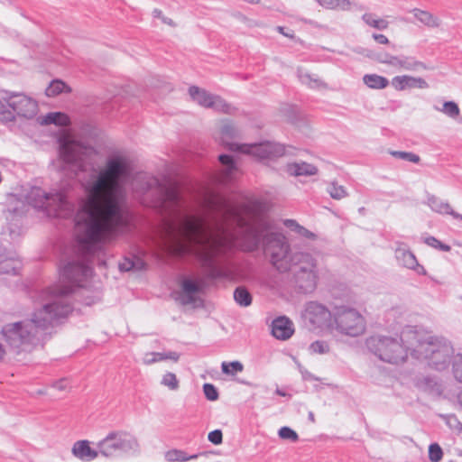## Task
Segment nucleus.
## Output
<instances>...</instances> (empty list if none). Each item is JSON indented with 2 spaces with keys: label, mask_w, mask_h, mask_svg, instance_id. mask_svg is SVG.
I'll return each instance as SVG.
<instances>
[{
  "label": "nucleus",
  "mask_w": 462,
  "mask_h": 462,
  "mask_svg": "<svg viewBox=\"0 0 462 462\" xmlns=\"http://www.w3.org/2000/svg\"><path fill=\"white\" fill-rule=\"evenodd\" d=\"M200 206L222 217L223 226L216 230L207 228L201 217L188 215L177 224H167L162 236L163 245L172 254H194L204 262L225 254L234 245L236 236L229 226L247 225L254 215L247 208L238 211L222 196L205 189L199 198Z\"/></svg>",
  "instance_id": "1"
},
{
  "label": "nucleus",
  "mask_w": 462,
  "mask_h": 462,
  "mask_svg": "<svg viewBox=\"0 0 462 462\" xmlns=\"http://www.w3.org/2000/svg\"><path fill=\"white\" fill-rule=\"evenodd\" d=\"M125 171L124 162L111 161L89 188L83 210L85 217L75 227L82 251L91 252L126 224L119 191V180Z\"/></svg>",
  "instance_id": "2"
},
{
  "label": "nucleus",
  "mask_w": 462,
  "mask_h": 462,
  "mask_svg": "<svg viewBox=\"0 0 462 462\" xmlns=\"http://www.w3.org/2000/svg\"><path fill=\"white\" fill-rule=\"evenodd\" d=\"M92 270L82 263H68L61 270L60 283L42 291L35 300V310L30 320L14 322L2 328V335L10 345V351L21 354L31 349L32 339L38 329L45 328L54 320L67 317L71 307L64 302V297L72 291L71 282L83 286V282L91 275Z\"/></svg>",
  "instance_id": "3"
},
{
  "label": "nucleus",
  "mask_w": 462,
  "mask_h": 462,
  "mask_svg": "<svg viewBox=\"0 0 462 462\" xmlns=\"http://www.w3.org/2000/svg\"><path fill=\"white\" fill-rule=\"evenodd\" d=\"M266 251L270 254L273 264L281 272L291 269V262L298 268L302 275H307L313 282L317 280L316 263L308 254H296L292 257L289 254V245L284 236L281 234L273 235L268 239Z\"/></svg>",
  "instance_id": "4"
},
{
  "label": "nucleus",
  "mask_w": 462,
  "mask_h": 462,
  "mask_svg": "<svg viewBox=\"0 0 462 462\" xmlns=\"http://www.w3.org/2000/svg\"><path fill=\"white\" fill-rule=\"evenodd\" d=\"M232 126L229 123H225L220 129V138L229 149L240 151L245 153L252 154L259 159H275L282 156L285 149L279 143L270 142L262 143L258 144H242L239 145L235 143H227L226 139L230 136Z\"/></svg>",
  "instance_id": "5"
},
{
  "label": "nucleus",
  "mask_w": 462,
  "mask_h": 462,
  "mask_svg": "<svg viewBox=\"0 0 462 462\" xmlns=\"http://www.w3.org/2000/svg\"><path fill=\"white\" fill-rule=\"evenodd\" d=\"M367 344L369 348L385 362L400 364L407 358V348L393 337H372Z\"/></svg>",
  "instance_id": "6"
},
{
  "label": "nucleus",
  "mask_w": 462,
  "mask_h": 462,
  "mask_svg": "<svg viewBox=\"0 0 462 462\" xmlns=\"http://www.w3.org/2000/svg\"><path fill=\"white\" fill-rule=\"evenodd\" d=\"M99 452L105 457H113L117 453L135 452L139 449L137 439L126 431L110 432L97 444Z\"/></svg>",
  "instance_id": "7"
},
{
  "label": "nucleus",
  "mask_w": 462,
  "mask_h": 462,
  "mask_svg": "<svg viewBox=\"0 0 462 462\" xmlns=\"http://www.w3.org/2000/svg\"><path fill=\"white\" fill-rule=\"evenodd\" d=\"M337 328L345 334L356 337L365 330L364 317L355 310H345L336 317Z\"/></svg>",
  "instance_id": "8"
},
{
  "label": "nucleus",
  "mask_w": 462,
  "mask_h": 462,
  "mask_svg": "<svg viewBox=\"0 0 462 462\" xmlns=\"http://www.w3.org/2000/svg\"><path fill=\"white\" fill-rule=\"evenodd\" d=\"M205 286V280L201 277H186L182 279L177 300L181 305L195 304L199 300Z\"/></svg>",
  "instance_id": "9"
},
{
  "label": "nucleus",
  "mask_w": 462,
  "mask_h": 462,
  "mask_svg": "<svg viewBox=\"0 0 462 462\" xmlns=\"http://www.w3.org/2000/svg\"><path fill=\"white\" fill-rule=\"evenodd\" d=\"M4 100H6L8 107L12 109V120L14 119L15 114L23 117H32L37 113V103L23 94L8 92Z\"/></svg>",
  "instance_id": "10"
},
{
  "label": "nucleus",
  "mask_w": 462,
  "mask_h": 462,
  "mask_svg": "<svg viewBox=\"0 0 462 462\" xmlns=\"http://www.w3.org/2000/svg\"><path fill=\"white\" fill-rule=\"evenodd\" d=\"M191 98L205 107H212L217 111L229 113L231 106L223 98L218 96H213L204 89H200L196 86L189 88Z\"/></svg>",
  "instance_id": "11"
},
{
  "label": "nucleus",
  "mask_w": 462,
  "mask_h": 462,
  "mask_svg": "<svg viewBox=\"0 0 462 462\" xmlns=\"http://www.w3.org/2000/svg\"><path fill=\"white\" fill-rule=\"evenodd\" d=\"M59 143L60 154L63 161L72 162L80 158L84 147L74 139L70 133H62L59 139Z\"/></svg>",
  "instance_id": "12"
},
{
  "label": "nucleus",
  "mask_w": 462,
  "mask_h": 462,
  "mask_svg": "<svg viewBox=\"0 0 462 462\" xmlns=\"http://www.w3.org/2000/svg\"><path fill=\"white\" fill-rule=\"evenodd\" d=\"M303 317L310 324L322 327L330 319V312L323 306L310 302L307 305Z\"/></svg>",
  "instance_id": "13"
},
{
  "label": "nucleus",
  "mask_w": 462,
  "mask_h": 462,
  "mask_svg": "<svg viewBox=\"0 0 462 462\" xmlns=\"http://www.w3.org/2000/svg\"><path fill=\"white\" fill-rule=\"evenodd\" d=\"M392 87L396 91H403L409 88H425L427 82L421 78H416L410 75L395 76L391 80Z\"/></svg>",
  "instance_id": "14"
},
{
  "label": "nucleus",
  "mask_w": 462,
  "mask_h": 462,
  "mask_svg": "<svg viewBox=\"0 0 462 462\" xmlns=\"http://www.w3.org/2000/svg\"><path fill=\"white\" fill-rule=\"evenodd\" d=\"M71 453L82 461H91L98 457V451L91 448L90 441L87 439L76 441L72 446Z\"/></svg>",
  "instance_id": "15"
},
{
  "label": "nucleus",
  "mask_w": 462,
  "mask_h": 462,
  "mask_svg": "<svg viewBox=\"0 0 462 462\" xmlns=\"http://www.w3.org/2000/svg\"><path fill=\"white\" fill-rule=\"evenodd\" d=\"M293 333L294 327L289 319L281 317L273 321L272 334L277 339L286 340L290 338Z\"/></svg>",
  "instance_id": "16"
},
{
  "label": "nucleus",
  "mask_w": 462,
  "mask_h": 462,
  "mask_svg": "<svg viewBox=\"0 0 462 462\" xmlns=\"http://www.w3.org/2000/svg\"><path fill=\"white\" fill-rule=\"evenodd\" d=\"M32 194L35 196H42L46 200L51 199L53 202L59 201V209L55 213V216L57 217H65L71 211V206L61 194H58L51 199H49L40 189H33Z\"/></svg>",
  "instance_id": "17"
},
{
  "label": "nucleus",
  "mask_w": 462,
  "mask_h": 462,
  "mask_svg": "<svg viewBox=\"0 0 462 462\" xmlns=\"http://www.w3.org/2000/svg\"><path fill=\"white\" fill-rule=\"evenodd\" d=\"M411 13L418 21L428 27L437 28L440 25V20L426 10L414 8Z\"/></svg>",
  "instance_id": "18"
},
{
  "label": "nucleus",
  "mask_w": 462,
  "mask_h": 462,
  "mask_svg": "<svg viewBox=\"0 0 462 462\" xmlns=\"http://www.w3.org/2000/svg\"><path fill=\"white\" fill-rule=\"evenodd\" d=\"M163 457L166 462H188L196 459L198 455H189L182 449L171 448L164 453Z\"/></svg>",
  "instance_id": "19"
},
{
  "label": "nucleus",
  "mask_w": 462,
  "mask_h": 462,
  "mask_svg": "<svg viewBox=\"0 0 462 462\" xmlns=\"http://www.w3.org/2000/svg\"><path fill=\"white\" fill-rule=\"evenodd\" d=\"M287 172L291 176L314 175L317 168L305 162L292 163L287 166Z\"/></svg>",
  "instance_id": "20"
},
{
  "label": "nucleus",
  "mask_w": 462,
  "mask_h": 462,
  "mask_svg": "<svg viewBox=\"0 0 462 462\" xmlns=\"http://www.w3.org/2000/svg\"><path fill=\"white\" fill-rule=\"evenodd\" d=\"M364 83L373 89H383L389 85V80L377 74H365L363 77Z\"/></svg>",
  "instance_id": "21"
},
{
  "label": "nucleus",
  "mask_w": 462,
  "mask_h": 462,
  "mask_svg": "<svg viewBox=\"0 0 462 462\" xmlns=\"http://www.w3.org/2000/svg\"><path fill=\"white\" fill-rule=\"evenodd\" d=\"M386 63L398 68L399 69L405 70H414L420 68H424V65L420 61H409L406 60H402L396 56H393Z\"/></svg>",
  "instance_id": "22"
},
{
  "label": "nucleus",
  "mask_w": 462,
  "mask_h": 462,
  "mask_svg": "<svg viewBox=\"0 0 462 462\" xmlns=\"http://www.w3.org/2000/svg\"><path fill=\"white\" fill-rule=\"evenodd\" d=\"M363 21L370 27L377 30H386L389 27V22L383 18L376 16L374 14L366 13L363 15Z\"/></svg>",
  "instance_id": "23"
},
{
  "label": "nucleus",
  "mask_w": 462,
  "mask_h": 462,
  "mask_svg": "<svg viewBox=\"0 0 462 462\" xmlns=\"http://www.w3.org/2000/svg\"><path fill=\"white\" fill-rule=\"evenodd\" d=\"M71 89L65 82L56 79L50 83L45 90L47 97H56L61 93H69Z\"/></svg>",
  "instance_id": "24"
},
{
  "label": "nucleus",
  "mask_w": 462,
  "mask_h": 462,
  "mask_svg": "<svg viewBox=\"0 0 462 462\" xmlns=\"http://www.w3.org/2000/svg\"><path fill=\"white\" fill-rule=\"evenodd\" d=\"M45 124H54L60 126H67L70 124L68 115L61 112L49 113L44 117Z\"/></svg>",
  "instance_id": "25"
},
{
  "label": "nucleus",
  "mask_w": 462,
  "mask_h": 462,
  "mask_svg": "<svg viewBox=\"0 0 462 462\" xmlns=\"http://www.w3.org/2000/svg\"><path fill=\"white\" fill-rule=\"evenodd\" d=\"M235 300L241 306H249L252 302V297L245 288H237L234 292Z\"/></svg>",
  "instance_id": "26"
},
{
  "label": "nucleus",
  "mask_w": 462,
  "mask_h": 462,
  "mask_svg": "<svg viewBox=\"0 0 462 462\" xmlns=\"http://www.w3.org/2000/svg\"><path fill=\"white\" fill-rule=\"evenodd\" d=\"M222 372L226 374L235 375L244 370V365L239 361H233L230 363L223 362L221 364Z\"/></svg>",
  "instance_id": "27"
},
{
  "label": "nucleus",
  "mask_w": 462,
  "mask_h": 462,
  "mask_svg": "<svg viewBox=\"0 0 462 462\" xmlns=\"http://www.w3.org/2000/svg\"><path fill=\"white\" fill-rule=\"evenodd\" d=\"M8 92L5 91L0 96V121H12V109L4 98Z\"/></svg>",
  "instance_id": "28"
},
{
  "label": "nucleus",
  "mask_w": 462,
  "mask_h": 462,
  "mask_svg": "<svg viewBox=\"0 0 462 462\" xmlns=\"http://www.w3.org/2000/svg\"><path fill=\"white\" fill-rule=\"evenodd\" d=\"M319 3L328 9H347L350 6L348 0H319Z\"/></svg>",
  "instance_id": "29"
},
{
  "label": "nucleus",
  "mask_w": 462,
  "mask_h": 462,
  "mask_svg": "<svg viewBox=\"0 0 462 462\" xmlns=\"http://www.w3.org/2000/svg\"><path fill=\"white\" fill-rule=\"evenodd\" d=\"M150 356L152 357L145 360L146 364L161 362V361H163V360H166V359H171V360H173V361L176 362L179 359V355L177 353H175V352H170L168 354L152 353V354H150Z\"/></svg>",
  "instance_id": "30"
},
{
  "label": "nucleus",
  "mask_w": 462,
  "mask_h": 462,
  "mask_svg": "<svg viewBox=\"0 0 462 462\" xmlns=\"http://www.w3.org/2000/svg\"><path fill=\"white\" fill-rule=\"evenodd\" d=\"M20 268V263L14 259H8L0 263V272L9 273H15Z\"/></svg>",
  "instance_id": "31"
},
{
  "label": "nucleus",
  "mask_w": 462,
  "mask_h": 462,
  "mask_svg": "<svg viewBox=\"0 0 462 462\" xmlns=\"http://www.w3.org/2000/svg\"><path fill=\"white\" fill-rule=\"evenodd\" d=\"M162 383L170 390L174 391L179 388V380L173 373H166L162 377Z\"/></svg>",
  "instance_id": "32"
},
{
  "label": "nucleus",
  "mask_w": 462,
  "mask_h": 462,
  "mask_svg": "<svg viewBox=\"0 0 462 462\" xmlns=\"http://www.w3.org/2000/svg\"><path fill=\"white\" fill-rule=\"evenodd\" d=\"M165 201L170 203H177L180 199V189L176 185H171L166 189L164 193Z\"/></svg>",
  "instance_id": "33"
},
{
  "label": "nucleus",
  "mask_w": 462,
  "mask_h": 462,
  "mask_svg": "<svg viewBox=\"0 0 462 462\" xmlns=\"http://www.w3.org/2000/svg\"><path fill=\"white\" fill-rule=\"evenodd\" d=\"M443 457V451L437 443L430 444L429 447V458L431 462H439Z\"/></svg>",
  "instance_id": "34"
},
{
  "label": "nucleus",
  "mask_w": 462,
  "mask_h": 462,
  "mask_svg": "<svg viewBox=\"0 0 462 462\" xmlns=\"http://www.w3.org/2000/svg\"><path fill=\"white\" fill-rule=\"evenodd\" d=\"M424 242L425 244H427L428 245L435 248V249H438V250H440V251H443V252H448L450 251V246L448 245H445L443 244L441 241H439V239H437L436 237L434 236H428L424 239Z\"/></svg>",
  "instance_id": "35"
},
{
  "label": "nucleus",
  "mask_w": 462,
  "mask_h": 462,
  "mask_svg": "<svg viewBox=\"0 0 462 462\" xmlns=\"http://www.w3.org/2000/svg\"><path fill=\"white\" fill-rule=\"evenodd\" d=\"M219 161L220 162L225 165L226 167V177L224 178L223 180H227L229 178H231V173L233 171L236 170L235 166H234V163H233V159L231 156L229 155H220L219 156Z\"/></svg>",
  "instance_id": "36"
},
{
  "label": "nucleus",
  "mask_w": 462,
  "mask_h": 462,
  "mask_svg": "<svg viewBox=\"0 0 462 462\" xmlns=\"http://www.w3.org/2000/svg\"><path fill=\"white\" fill-rule=\"evenodd\" d=\"M404 266L413 269L417 265V259L411 252H402L401 256H398Z\"/></svg>",
  "instance_id": "37"
},
{
  "label": "nucleus",
  "mask_w": 462,
  "mask_h": 462,
  "mask_svg": "<svg viewBox=\"0 0 462 462\" xmlns=\"http://www.w3.org/2000/svg\"><path fill=\"white\" fill-rule=\"evenodd\" d=\"M391 154L393 157L400 158L402 160H406L414 163H418L420 162V156H418L415 153L408 152H399V151H393L391 152Z\"/></svg>",
  "instance_id": "38"
},
{
  "label": "nucleus",
  "mask_w": 462,
  "mask_h": 462,
  "mask_svg": "<svg viewBox=\"0 0 462 462\" xmlns=\"http://www.w3.org/2000/svg\"><path fill=\"white\" fill-rule=\"evenodd\" d=\"M279 436L282 439H289L292 442H296L299 439L297 432L289 427L281 428L279 430Z\"/></svg>",
  "instance_id": "39"
},
{
  "label": "nucleus",
  "mask_w": 462,
  "mask_h": 462,
  "mask_svg": "<svg viewBox=\"0 0 462 462\" xmlns=\"http://www.w3.org/2000/svg\"><path fill=\"white\" fill-rule=\"evenodd\" d=\"M328 192H329L330 196L333 199H343V198H345L346 196V191L344 189V187L343 186H337L336 184H332L328 188Z\"/></svg>",
  "instance_id": "40"
},
{
  "label": "nucleus",
  "mask_w": 462,
  "mask_h": 462,
  "mask_svg": "<svg viewBox=\"0 0 462 462\" xmlns=\"http://www.w3.org/2000/svg\"><path fill=\"white\" fill-rule=\"evenodd\" d=\"M443 112L451 117H456L459 115V108L454 102H446L443 105Z\"/></svg>",
  "instance_id": "41"
},
{
  "label": "nucleus",
  "mask_w": 462,
  "mask_h": 462,
  "mask_svg": "<svg viewBox=\"0 0 462 462\" xmlns=\"http://www.w3.org/2000/svg\"><path fill=\"white\" fill-rule=\"evenodd\" d=\"M204 393L209 401H216L218 398V393L215 386L211 383H205L203 386Z\"/></svg>",
  "instance_id": "42"
},
{
  "label": "nucleus",
  "mask_w": 462,
  "mask_h": 462,
  "mask_svg": "<svg viewBox=\"0 0 462 462\" xmlns=\"http://www.w3.org/2000/svg\"><path fill=\"white\" fill-rule=\"evenodd\" d=\"M456 378L462 382V356H457L453 365Z\"/></svg>",
  "instance_id": "43"
},
{
  "label": "nucleus",
  "mask_w": 462,
  "mask_h": 462,
  "mask_svg": "<svg viewBox=\"0 0 462 462\" xmlns=\"http://www.w3.org/2000/svg\"><path fill=\"white\" fill-rule=\"evenodd\" d=\"M223 435L221 430H215L208 433V440L215 445L222 443Z\"/></svg>",
  "instance_id": "44"
},
{
  "label": "nucleus",
  "mask_w": 462,
  "mask_h": 462,
  "mask_svg": "<svg viewBox=\"0 0 462 462\" xmlns=\"http://www.w3.org/2000/svg\"><path fill=\"white\" fill-rule=\"evenodd\" d=\"M310 348L315 354H323L327 351V346L320 341L312 343Z\"/></svg>",
  "instance_id": "45"
},
{
  "label": "nucleus",
  "mask_w": 462,
  "mask_h": 462,
  "mask_svg": "<svg viewBox=\"0 0 462 462\" xmlns=\"http://www.w3.org/2000/svg\"><path fill=\"white\" fill-rule=\"evenodd\" d=\"M8 347L6 348L3 344L0 343V362L5 360V357L7 356V354L17 356L18 354H14L10 351V345L6 341Z\"/></svg>",
  "instance_id": "46"
},
{
  "label": "nucleus",
  "mask_w": 462,
  "mask_h": 462,
  "mask_svg": "<svg viewBox=\"0 0 462 462\" xmlns=\"http://www.w3.org/2000/svg\"><path fill=\"white\" fill-rule=\"evenodd\" d=\"M373 39L379 44H383V45H387L390 42L389 39L384 34H381V33H374Z\"/></svg>",
  "instance_id": "47"
},
{
  "label": "nucleus",
  "mask_w": 462,
  "mask_h": 462,
  "mask_svg": "<svg viewBox=\"0 0 462 462\" xmlns=\"http://www.w3.org/2000/svg\"><path fill=\"white\" fill-rule=\"evenodd\" d=\"M119 268L122 271H130L134 268V263L132 261L125 259L123 263L119 264Z\"/></svg>",
  "instance_id": "48"
},
{
  "label": "nucleus",
  "mask_w": 462,
  "mask_h": 462,
  "mask_svg": "<svg viewBox=\"0 0 462 462\" xmlns=\"http://www.w3.org/2000/svg\"><path fill=\"white\" fill-rule=\"evenodd\" d=\"M277 31H278L281 34L284 35L285 37H288V38H291V39L294 38V33H293V32H292V31H291L290 32H285V31H284V28H283L282 26H278V27H277Z\"/></svg>",
  "instance_id": "49"
},
{
  "label": "nucleus",
  "mask_w": 462,
  "mask_h": 462,
  "mask_svg": "<svg viewBox=\"0 0 462 462\" xmlns=\"http://www.w3.org/2000/svg\"><path fill=\"white\" fill-rule=\"evenodd\" d=\"M284 223L287 226L291 227V228H297L299 230L304 229L303 227L300 226L294 220H291V219H288Z\"/></svg>",
  "instance_id": "50"
},
{
  "label": "nucleus",
  "mask_w": 462,
  "mask_h": 462,
  "mask_svg": "<svg viewBox=\"0 0 462 462\" xmlns=\"http://www.w3.org/2000/svg\"><path fill=\"white\" fill-rule=\"evenodd\" d=\"M408 333H411V334H413V335H414V337H416V333H415V332H413V331H411V330H408V331H403V332L402 333V338H403V337L406 336V334H408Z\"/></svg>",
  "instance_id": "51"
},
{
  "label": "nucleus",
  "mask_w": 462,
  "mask_h": 462,
  "mask_svg": "<svg viewBox=\"0 0 462 462\" xmlns=\"http://www.w3.org/2000/svg\"><path fill=\"white\" fill-rule=\"evenodd\" d=\"M442 208H443L444 210L443 211L439 210L440 212H447L448 213V210L450 209V207L448 204L443 205Z\"/></svg>",
  "instance_id": "52"
},
{
  "label": "nucleus",
  "mask_w": 462,
  "mask_h": 462,
  "mask_svg": "<svg viewBox=\"0 0 462 462\" xmlns=\"http://www.w3.org/2000/svg\"><path fill=\"white\" fill-rule=\"evenodd\" d=\"M34 205H35V207H41V208H42V207H45V204H44V203H37V202H36ZM50 206H51V205H50V203H48V205H46V208H48V207H50Z\"/></svg>",
  "instance_id": "53"
},
{
  "label": "nucleus",
  "mask_w": 462,
  "mask_h": 462,
  "mask_svg": "<svg viewBox=\"0 0 462 462\" xmlns=\"http://www.w3.org/2000/svg\"><path fill=\"white\" fill-rule=\"evenodd\" d=\"M459 246L461 247V251L458 252V254H460L462 255V245H459Z\"/></svg>",
  "instance_id": "54"
}]
</instances>
